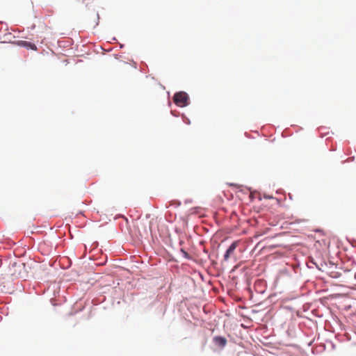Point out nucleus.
I'll return each mask as SVG.
<instances>
[{"instance_id":"7ed1b4c3","label":"nucleus","mask_w":356,"mask_h":356,"mask_svg":"<svg viewBox=\"0 0 356 356\" xmlns=\"http://www.w3.org/2000/svg\"><path fill=\"white\" fill-rule=\"evenodd\" d=\"M216 346L223 348L227 344V339L223 337H215L213 339Z\"/></svg>"},{"instance_id":"f03ea898","label":"nucleus","mask_w":356,"mask_h":356,"mask_svg":"<svg viewBox=\"0 0 356 356\" xmlns=\"http://www.w3.org/2000/svg\"><path fill=\"white\" fill-rule=\"evenodd\" d=\"M173 101L178 106H186L188 104V95L185 92H176L173 97Z\"/></svg>"},{"instance_id":"6e6552de","label":"nucleus","mask_w":356,"mask_h":356,"mask_svg":"<svg viewBox=\"0 0 356 356\" xmlns=\"http://www.w3.org/2000/svg\"><path fill=\"white\" fill-rule=\"evenodd\" d=\"M232 245H236V243H235V242H234Z\"/></svg>"},{"instance_id":"1a4fd4ad","label":"nucleus","mask_w":356,"mask_h":356,"mask_svg":"<svg viewBox=\"0 0 356 356\" xmlns=\"http://www.w3.org/2000/svg\"><path fill=\"white\" fill-rule=\"evenodd\" d=\"M355 278L356 279V272H355Z\"/></svg>"},{"instance_id":"423d86ee","label":"nucleus","mask_w":356,"mask_h":356,"mask_svg":"<svg viewBox=\"0 0 356 356\" xmlns=\"http://www.w3.org/2000/svg\"><path fill=\"white\" fill-rule=\"evenodd\" d=\"M330 275L331 277L338 278L341 276V273H339L338 272H331Z\"/></svg>"},{"instance_id":"20e7f679","label":"nucleus","mask_w":356,"mask_h":356,"mask_svg":"<svg viewBox=\"0 0 356 356\" xmlns=\"http://www.w3.org/2000/svg\"><path fill=\"white\" fill-rule=\"evenodd\" d=\"M20 44L24 47H26L28 48L33 49V50H36V49H37L35 44H32L27 41H21Z\"/></svg>"},{"instance_id":"f257e3e1","label":"nucleus","mask_w":356,"mask_h":356,"mask_svg":"<svg viewBox=\"0 0 356 356\" xmlns=\"http://www.w3.org/2000/svg\"><path fill=\"white\" fill-rule=\"evenodd\" d=\"M8 273L12 277L25 278L26 277L25 264L22 262L10 264L8 268Z\"/></svg>"},{"instance_id":"39448f33","label":"nucleus","mask_w":356,"mask_h":356,"mask_svg":"<svg viewBox=\"0 0 356 356\" xmlns=\"http://www.w3.org/2000/svg\"><path fill=\"white\" fill-rule=\"evenodd\" d=\"M235 248H236V246H229V248L227 250V252L225 254V259H227L229 257V254L234 251Z\"/></svg>"},{"instance_id":"0eeeda50","label":"nucleus","mask_w":356,"mask_h":356,"mask_svg":"<svg viewBox=\"0 0 356 356\" xmlns=\"http://www.w3.org/2000/svg\"><path fill=\"white\" fill-rule=\"evenodd\" d=\"M181 252L185 258H186V259L191 258L189 254H188V252L186 251H185L184 249H181Z\"/></svg>"}]
</instances>
